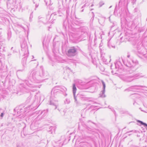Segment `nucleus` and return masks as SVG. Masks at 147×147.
<instances>
[{
	"mask_svg": "<svg viewBox=\"0 0 147 147\" xmlns=\"http://www.w3.org/2000/svg\"><path fill=\"white\" fill-rule=\"evenodd\" d=\"M134 80L133 76H129L125 78L124 80L127 82H130Z\"/></svg>",
	"mask_w": 147,
	"mask_h": 147,
	"instance_id": "nucleus-5",
	"label": "nucleus"
},
{
	"mask_svg": "<svg viewBox=\"0 0 147 147\" xmlns=\"http://www.w3.org/2000/svg\"><path fill=\"white\" fill-rule=\"evenodd\" d=\"M67 61H66V60H64L62 62H67Z\"/></svg>",
	"mask_w": 147,
	"mask_h": 147,
	"instance_id": "nucleus-18",
	"label": "nucleus"
},
{
	"mask_svg": "<svg viewBox=\"0 0 147 147\" xmlns=\"http://www.w3.org/2000/svg\"><path fill=\"white\" fill-rule=\"evenodd\" d=\"M45 1L47 5H50V0H45Z\"/></svg>",
	"mask_w": 147,
	"mask_h": 147,
	"instance_id": "nucleus-12",
	"label": "nucleus"
},
{
	"mask_svg": "<svg viewBox=\"0 0 147 147\" xmlns=\"http://www.w3.org/2000/svg\"><path fill=\"white\" fill-rule=\"evenodd\" d=\"M63 143H61V144L60 145V146H59V147H61L63 145Z\"/></svg>",
	"mask_w": 147,
	"mask_h": 147,
	"instance_id": "nucleus-19",
	"label": "nucleus"
},
{
	"mask_svg": "<svg viewBox=\"0 0 147 147\" xmlns=\"http://www.w3.org/2000/svg\"><path fill=\"white\" fill-rule=\"evenodd\" d=\"M55 88H53L52 90V91H51V92H54V91H55V90H54V89Z\"/></svg>",
	"mask_w": 147,
	"mask_h": 147,
	"instance_id": "nucleus-15",
	"label": "nucleus"
},
{
	"mask_svg": "<svg viewBox=\"0 0 147 147\" xmlns=\"http://www.w3.org/2000/svg\"><path fill=\"white\" fill-rule=\"evenodd\" d=\"M4 51V46L3 43H0V52H3ZM1 53H0V56Z\"/></svg>",
	"mask_w": 147,
	"mask_h": 147,
	"instance_id": "nucleus-8",
	"label": "nucleus"
},
{
	"mask_svg": "<svg viewBox=\"0 0 147 147\" xmlns=\"http://www.w3.org/2000/svg\"><path fill=\"white\" fill-rule=\"evenodd\" d=\"M142 86H135L132 87L133 88H134L135 89H139L140 87H142Z\"/></svg>",
	"mask_w": 147,
	"mask_h": 147,
	"instance_id": "nucleus-11",
	"label": "nucleus"
},
{
	"mask_svg": "<svg viewBox=\"0 0 147 147\" xmlns=\"http://www.w3.org/2000/svg\"><path fill=\"white\" fill-rule=\"evenodd\" d=\"M108 46L109 47V43H108Z\"/></svg>",
	"mask_w": 147,
	"mask_h": 147,
	"instance_id": "nucleus-25",
	"label": "nucleus"
},
{
	"mask_svg": "<svg viewBox=\"0 0 147 147\" xmlns=\"http://www.w3.org/2000/svg\"><path fill=\"white\" fill-rule=\"evenodd\" d=\"M85 4L83 6H82V8L83 7H85Z\"/></svg>",
	"mask_w": 147,
	"mask_h": 147,
	"instance_id": "nucleus-21",
	"label": "nucleus"
},
{
	"mask_svg": "<svg viewBox=\"0 0 147 147\" xmlns=\"http://www.w3.org/2000/svg\"><path fill=\"white\" fill-rule=\"evenodd\" d=\"M83 11H84V9H82V10L81 12H83Z\"/></svg>",
	"mask_w": 147,
	"mask_h": 147,
	"instance_id": "nucleus-23",
	"label": "nucleus"
},
{
	"mask_svg": "<svg viewBox=\"0 0 147 147\" xmlns=\"http://www.w3.org/2000/svg\"><path fill=\"white\" fill-rule=\"evenodd\" d=\"M76 49L75 48H72L69 50L67 55L69 57L74 56L76 54Z\"/></svg>",
	"mask_w": 147,
	"mask_h": 147,
	"instance_id": "nucleus-1",
	"label": "nucleus"
},
{
	"mask_svg": "<svg viewBox=\"0 0 147 147\" xmlns=\"http://www.w3.org/2000/svg\"><path fill=\"white\" fill-rule=\"evenodd\" d=\"M55 15V13H53V14H51V16L52 17V16H53L54 15Z\"/></svg>",
	"mask_w": 147,
	"mask_h": 147,
	"instance_id": "nucleus-16",
	"label": "nucleus"
},
{
	"mask_svg": "<svg viewBox=\"0 0 147 147\" xmlns=\"http://www.w3.org/2000/svg\"><path fill=\"white\" fill-rule=\"evenodd\" d=\"M126 65L127 67H134L135 65L133 61H132L131 63L130 62H127Z\"/></svg>",
	"mask_w": 147,
	"mask_h": 147,
	"instance_id": "nucleus-6",
	"label": "nucleus"
},
{
	"mask_svg": "<svg viewBox=\"0 0 147 147\" xmlns=\"http://www.w3.org/2000/svg\"><path fill=\"white\" fill-rule=\"evenodd\" d=\"M34 73V72H33V73ZM35 75V74L34 75V73L32 74V76L33 77Z\"/></svg>",
	"mask_w": 147,
	"mask_h": 147,
	"instance_id": "nucleus-17",
	"label": "nucleus"
},
{
	"mask_svg": "<svg viewBox=\"0 0 147 147\" xmlns=\"http://www.w3.org/2000/svg\"><path fill=\"white\" fill-rule=\"evenodd\" d=\"M143 76L141 74H137L133 76V78L134 79H137L142 77Z\"/></svg>",
	"mask_w": 147,
	"mask_h": 147,
	"instance_id": "nucleus-7",
	"label": "nucleus"
},
{
	"mask_svg": "<svg viewBox=\"0 0 147 147\" xmlns=\"http://www.w3.org/2000/svg\"><path fill=\"white\" fill-rule=\"evenodd\" d=\"M137 48L139 53L143 55L146 58H147V55H146V49L142 45H141L140 47H137Z\"/></svg>",
	"mask_w": 147,
	"mask_h": 147,
	"instance_id": "nucleus-2",
	"label": "nucleus"
},
{
	"mask_svg": "<svg viewBox=\"0 0 147 147\" xmlns=\"http://www.w3.org/2000/svg\"><path fill=\"white\" fill-rule=\"evenodd\" d=\"M32 57H33V58H34V57L33 56H32Z\"/></svg>",
	"mask_w": 147,
	"mask_h": 147,
	"instance_id": "nucleus-26",
	"label": "nucleus"
},
{
	"mask_svg": "<svg viewBox=\"0 0 147 147\" xmlns=\"http://www.w3.org/2000/svg\"><path fill=\"white\" fill-rule=\"evenodd\" d=\"M49 129L50 130L49 131V132L51 134H52L53 132H55V128L54 127H51Z\"/></svg>",
	"mask_w": 147,
	"mask_h": 147,
	"instance_id": "nucleus-9",
	"label": "nucleus"
},
{
	"mask_svg": "<svg viewBox=\"0 0 147 147\" xmlns=\"http://www.w3.org/2000/svg\"><path fill=\"white\" fill-rule=\"evenodd\" d=\"M11 54H9L8 55H11Z\"/></svg>",
	"mask_w": 147,
	"mask_h": 147,
	"instance_id": "nucleus-22",
	"label": "nucleus"
},
{
	"mask_svg": "<svg viewBox=\"0 0 147 147\" xmlns=\"http://www.w3.org/2000/svg\"><path fill=\"white\" fill-rule=\"evenodd\" d=\"M76 90H77L75 86V84H73V94H74V98L75 100V101L77 103V99L76 98V96H75V94L76 92Z\"/></svg>",
	"mask_w": 147,
	"mask_h": 147,
	"instance_id": "nucleus-4",
	"label": "nucleus"
},
{
	"mask_svg": "<svg viewBox=\"0 0 147 147\" xmlns=\"http://www.w3.org/2000/svg\"><path fill=\"white\" fill-rule=\"evenodd\" d=\"M127 57H128L129 58L130 57V55H128L127 56Z\"/></svg>",
	"mask_w": 147,
	"mask_h": 147,
	"instance_id": "nucleus-20",
	"label": "nucleus"
},
{
	"mask_svg": "<svg viewBox=\"0 0 147 147\" xmlns=\"http://www.w3.org/2000/svg\"><path fill=\"white\" fill-rule=\"evenodd\" d=\"M115 65H116V64H115ZM116 67H117L116 65Z\"/></svg>",
	"mask_w": 147,
	"mask_h": 147,
	"instance_id": "nucleus-27",
	"label": "nucleus"
},
{
	"mask_svg": "<svg viewBox=\"0 0 147 147\" xmlns=\"http://www.w3.org/2000/svg\"><path fill=\"white\" fill-rule=\"evenodd\" d=\"M93 5V4H92V5H91V7Z\"/></svg>",
	"mask_w": 147,
	"mask_h": 147,
	"instance_id": "nucleus-24",
	"label": "nucleus"
},
{
	"mask_svg": "<svg viewBox=\"0 0 147 147\" xmlns=\"http://www.w3.org/2000/svg\"><path fill=\"white\" fill-rule=\"evenodd\" d=\"M50 104L51 105H55V109H56L57 108V104L56 102H54L53 101H51Z\"/></svg>",
	"mask_w": 147,
	"mask_h": 147,
	"instance_id": "nucleus-10",
	"label": "nucleus"
},
{
	"mask_svg": "<svg viewBox=\"0 0 147 147\" xmlns=\"http://www.w3.org/2000/svg\"><path fill=\"white\" fill-rule=\"evenodd\" d=\"M102 82L103 85V90L100 92L99 94V95L100 97L102 98H104L106 96L105 94L106 86L105 82L103 81H102Z\"/></svg>",
	"mask_w": 147,
	"mask_h": 147,
	"instance_id": "nucleus-3",
	"label": "nucleus"
},
{
	"mask_svg": "<svg viewBox=\"0 0 147 147\" xmlns=\"http://www.w3.org/2000/svg\"><path fill=\"white\" fill-rule=\"evenodd\" d=\"M92 9H92L91 10H92Z\"/></svg>",
	"mask_w": 147,
	"mask_h": 147,
	"instance_id": "nucleus-28",
	"label": "nucleus"
},
{
	"mask_svg": "<svg viewBox=\"0 0 147 147\" xmlns=\"http://www.w3.org/2000/svg\"><path fill=\"white\" fill-rule=\"evenodd\" d=\"M4 114L3 113H2L1 115V117H3V115Z\"/></svg>",
	"mask_w": 147,
	"mask_h": 147,
	"instance_id": "nucleus-14",
	"label": "nucleus"
},
{
	"mask_svg": "<svg viewBox=\"0 0 147 147\" xmlns=\"http://www.w3.org/2000/svg\"><path fill=\"white\" fill-rule=\"evenodd\" d=\"M104 4V3L103 2H100L99 3L100 7H101Z\"/></svg>",
	"mask_w": 147,
	"mask_h": 147,
	"instance_id": "nucleus-13",
	"label": "nucleus"
}]
</instances>
